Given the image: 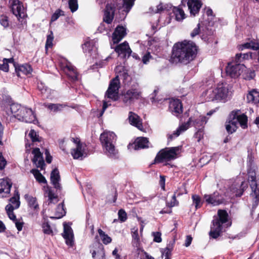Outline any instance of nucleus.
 I'll list each match as a JSON object with an SVG mask.
<instances>
[{
	"label": "nucleus",
	"mask_w": 259,
	"mask_h": 259,
	"mask_svg": "<svg viewBox=\"0 0 259 259\" xmlns=\"http://www.w3.org/2000/svg\"><path fill=\"white\" fill-rule=\"evenodd\" d=\"M0 23L5 28L8 27L9 21L8 17L5 15H1L0 16Z\"/></svg>",
	"instance_id": "obj_53"
},
{
	"label": "nucleus",
	"mask_w": 259,
	"mask_h": 259,
	"mask_svg": "<svg viewBox=\"0 0 259 259\" xmlns=\"http://www.w3.org/2000/svg\"><path fill=\"white\" fill-rule=\"evenodd\" d=\"M184 193H187V191L184 185H182L179 188V190H177L174 192L170 202L166 203L167 205L169 207L178 206L179 205V201L177 200L176 197L182 195Z\"/></svg>",
	"instance_id": "obj_24"
},
{
	"label": "nucleus",
	"mask_w": 259,
	"mask_h": 259,
	"mask_svg": "<svg viewBox=\"0 0 259 259\" xmlns=\"http://www.w3.org/2000/svg\"><path fill=\"white\" fill-rule=\"evenodd\" d=\"M229 94L228 85L227 84H218L214 88H210L202 94V96L206 101L225 102Z\"/></svg>",
	"instance_id": "obj_3"
},
{
	"label": "nucleus",
	"mask_w": 259,
	"mask_h": 259,
	"mask_svg": "<svg viewBox=\"0 0 259 259\" xmlns=\"http://www.w3.org/2000/svg\"><path fill=\"white\" fill-rule=\"evenodd\" d=\"M45 107H47L49 109L54 112L61 111L63 109V108L66 106V105L64 104L53 103L48 104H45Z\"/></svg>",
	"instance_id": "obj_36"
},
{
	"label": "nucleus",
	"mask_w": 259,
	"mask_h": 259,
	"mask_svg": "<svg viewBox=\"0 0 259 259\" xmlns=\"http://www.w3.org/2000/svg\"><path fill=\"white\" fill-rule=\"evenodd\" d=\"M193 203L195 205V208H200L202 204L200 197L197 195H193L192 196Z\"/></svg>",
	"instance_id": "obj_44"
},
{
	"label": "nucleus",
	"mask_w": 259,
	"mask_h": 259,
	"mask_svg": "<svg viewBox=\"0 0 259 259\" xmlns=\"http://www.w3.org/2000/svg\"><path fill=\"white\" fill-rule=\"evenodd\" d=\"M69 7L71 11L73 13L75 12L78 9L77 0H69L68 1Z\"/></svg>",
	"instance_id": "obj_47"
},
{
	"label": "nucleus",
	"mask_w": 259,
	"mask_h": 259,
	"mask_svg": "<svg viewBox=\"0 0 259 259\" xmlns=\"http://www.w3.org/2000/svg\"><path fill=\"white\" fill-rule=\"evenodd\" d=\"M64 12L60 9L57 10L52 16L51 21H55L57 20L61 16L64 15Z\"/></svg>",
	"instance_id": "obj_51"
},
{
	"label": "nucleus",
	"mask_w": 259,
	"mask_h": 259,
	"mask_svg": "<svg viewBox=\"0 0 259 259\" xmlns=\"http://www.w3.org/2000/svg\"><path fill=\"white\" fill-rule=\"evenodd\" d=\"M11 10L13 13L20 20L25 16V11L22 3L19 0H10Z\"/></svg>",
	"instance_id": "obj_14"
},
{
	"label": "nucleus",
	"mask_w": 259,
	"mask_h": 259,
	"mask_svg": "<svg viewBox=\"0 0 259 259\" xmlns=\"http://www.w3.org/2000/svg\"><path fill=\"white\" fill-rule=\"evenodd\" d=\"M57 212L58 213L56 214V218H61L65 215V211L64 209L63 203H61L58 205Z\"/></svg>",
	"instance_id": "obj_45"
},
{
	"label": "nucleus",
	"mask_w": 259,
	"mask_h": 259,
	"mask_svg": "<svg viewBox=\"0 0 259 259\" xmlns=\"http://www.w3.org/2000/svg\"><path fill=\"white\" fill-rule=\"evenodd\" d=\"M206 122V118L204 116L198 115L196 117H190L188 122L180 125L172 135L169 136L168 138L171 140L173 137L179 136L182 133L185 132L189 128L191 123H192L193 125L196 128H200V127H203Z\"/></svg>",
	"instance_id": "obj_7"
},
{
	"label": "nucleus",
	"mask_w": 259,
	"mask_h": 259,
	"mask_svg": "<svg viewBox=\"0 0 259 259\" xmlns=\"http://www.w3.org/2000/svg\"><path fill=\"white\" fill-rule=\"evenodd\" d=\"M249 180L250 181V187L251 189L250 197L252 199V209L255 208L259 203V185L256 181L255 173L254 171L249 172Z\"/></svg>",
	"instance_id": "obj_9"
},
{
	"label": "nucleus",
	"mask_w": 259,
	"mask_h": 259,
	"mask_svg": "<svg viewBox=\"0 0 259 259\" xmlns=\"http://www.w3.org/2000/svg\"><path fill=\"white\" fill-rule=\"evenodd\" d=\"M100 139L106 154L109 157H117L118 151L115 147L116 141L115 134L112 132L105 131L101 134Z\"/></svg>",
	"instance_id": "obj_4"
},
{
	"label": "nucleus",
	"mask_w": 259,
	"mask_h": 259,
	"mask_svg": "<svg viewBox=\"0 0 259 259\" xmlns=\"http://www.w3.org/2000/svg\"><path fill=\"white\" fill-rule=\"evenodd\" d=\"M31 140L32 142L39 141V136L37 135V133L33 130H31L28 136Z\"/></svg>",
	"instance_id": "obj_50"
},
{
	"label": "nucleus",
	"mask_w": 259,
	"mask_h": 259,
	"mask_svg": "<svg viewBox=\"0 0 259 259\" xmlns=\"http://www.w3.org/2000/svg\"><path fill=\"white\" fill-rule=\"evenodd\" d=\"M204 199L207 204L212 206L219 205L224 201L223 198L218 192H215L212 194H205Z\"/></svg>",
	"instance_id": "obj_16"
},
{
	"label": "nucleus",
	"mask_w": 259,
	"mask_h": 259,
	"mask_svg": "<svg viewBox=\"0 0 259 259\" xmlns=\"http://www.w3.org/2000/svg\"><path fill=\"white\" fill-rule=\"evenodd\" d=\"M148 140L146 138H138L135 142V149L138 150L139 149L145 148L148 147Z\"/></svg>",
	"instance_id": "obj_30"
},
{
	"label": "nucleus",
	"mask_w": 259,
	"mask_h": 259,
	"mask_svg": "<svg viewBox=\"0 0 259 259\" xmlns=\"http://www.w3.org/2000/svg\"><path fill=\"white\" fill-rule=\"evenodd\" d=\"M126 34V28L122 26H117L112 34V37L113 43L119 42Z\"/></svg>",
	"instance_id": "obj_20"
},
{
	"label": "nucleus",
	"mask_w": 259,
	"mask_h": 259,
	"mask_svg": "<svg viewBox=\"0 0 259 259\" xmlns=\"http://www.w3.org/2000/svg\"><path fill=\"white\" fill-rule=\"evenodd\" d=\"M12 183L9 179H0V194L2 197H6L10 192Z\"/></svg>",
	"instance_id": "obj_22"
},
{
	"label": "nucleus",
	"mask_w": 259,
	"mask_h": 259,
	"mask_svg": "<svg viewBox=\"0 0 259 259\" xmlns=\"http://www.w3.org/2000/svg\"><path fill=\"white\" fill-rule=\"evenodd\" d=\"M82 49L84 53H91L92 51L96 52L97 48L95 46V42L94 40H90L86 41L82 45Z\"/></svg>",
	"instance_id": "obj_31"
},
{
	"label": "nucleus",
	"mask_w": 259,
	"mask_h": 259,
	"mask_svg": "<svg viewBox=\"0 0 259 259\" xmlns=\"http://www.w3.org/2000/svg\"><path fill=\"white\" fill-rule=\"evenodd\" d=\"M247 100L248 102L254 103L255 104L259 103V91L256 89H253L250 91L247 95Z\"/></svg>",
	"instance_id": "obj_29"
},
{
	"label": "nucleus",
	"mask_w": 259,
	"mask_h": 259,
	"mask_svg": "<svg viewBox=\"0 0 259 259\" xmlns=\"http://www.w3.org/2000/svg\"><path fill=\"white\" fill-rule=\"evenodd\" d=\"M239 110L233 111L230 114L228 121L226 124L227 131L232 134L237 128V124L239 123L242 128L247 127V117L244 114H240Z\"/></svg>",
	"instance_id": "obj_5"
},
{
	"label": "nucleus",
	"mask_w": 259,
	"mask_h": 259,
	"mask_svg": "<svg viewBox=\"0 0 259 259\" xmlns=\"http://www.w3.org/2000/svg\"><path fill=\"white\" fill-rule=\"evenodd\" d=\"M200 23H198L197 24L196 27H195L193 29V31L191 33V36L192 37H194L196 35H198L200 32Z\"/></svg>",
	"instance_id": "obj_56"
},
{
	"label": "nucleus",
	"mask_w": 259,
	"mask_h": 259,
	"mask_svg": "<svg viewBox=\"0 0 259 259\" xmlns=\"http://www.w3.org/2000/svg\"><path fill=\"white\" fill-rule=\"evenodd\" d=\"M248 185L245 182H242L240 186V189L236 191L235 195L237 197L241 196L244 192V191L247 188Z\"/></svg>",
	"instance_id": "obj_49"
},
{
	"label": "nucleus",
	"mask_w": 259,
	"mask_h": 259,
	"mask_svg": "<svg viewBox=\"0 0 259 259\" xmlns=\"http://www.w3.org/2000/svg\"><path fill=\"white\" fill-rule=\"evenodd\" d=\"M218 215L212 221V225L209 232L210 236L214 239L220 236L223 230V225L228 221V214L226 210L219 209Z\"/></svg>",
	"instance_id": "obj_6"
},
{
	"label": "nucleus",
	"mask_w": 259,
	"mask_h": 259,
	"mask_svg": "<svg viewBox=\"0 0 259 259\" xmlns=\"http://www.w3.org/2000/svg\"><path fill=\"white\" fill-rule=\"evenodd\" d=\"M141 95V92L139 89H131L123 94L122 101L127 105L132 104L135 100L138 99Z\"/></svg>",
	"instance_id": "obj_13"
},
{
	"label": "nucleus",
	"mask_w": 259,
	"mask_h": 259,
	"mask_svg": "<svg viewBox=\"0 0 259 259\" xmlns=\"http://www.w3.org/2000/svg\"><path fill=\"white\" fill-rule=\"evenodd\" d=\"M12 59H4L3 62L0 63V70L4 71L7 72L9 70V62H12Z\"/></svg>",
	"instance_id": "obj_42"
},
{
	"label": "nucleus",
	"mask_w": 259,
	"mask_h": 259,
	"mask_svg": "<svg viewBox=\"0 0 259 259\" xmlns=\"http://www.w3.org/2000/svg\"><path fill=\"white\" fill-rule=\"evenodd\" d=\"M195 137L197 139V141L199 142L201 138H203V133L201 129H199L195 134Z\"/></svg>",
	"instance_id": "obj_61"
},
{
	"label": "nucleus",
	"mask_w": 259,
	"mask_h": 259,
	"mask_svg": "<svg viewBox=\"0 0 259 259\" xmlns=\"http://www.w3.org/2000/svg\"><path fill=\"white\" fill-rule=\"evenodd\" d=\"M163 6H162V4H160L157 6L156 9L154 11H153V12L155 13H160L162 11H163Z\"/></svg>",
	"instance_id": "obj_64"
},
{
	"label": "nucleus",
	"mask_w": 259,
	"mask_h": 259,
	"mask_svg": "<svg viewBox=\"0 0 259 259\" xmlns=\"http://www.w3.org/2000/svg\"><path fill=\"white\" fill-rule=\"evenodd\" d=\"M179 150V147L165 148L161 150L155 158V162L160 163L176 158Z\"/></svg>",
	"instance_id": "obj_8"
},
{
	"label": "nucleus",
	"mask_w": 259,
	"mask_h": 259,
	"mask_svg": "<svg viewBox=\"0 0 259 259\" xmlns=\"http://www.w3.org/2000/svg\"><path fill=\"white\" fill-rule=\"evenodd\" d=\"M7 114L25 122L31 123L36 121V116L31 109L22 107L18 104H12Z\"/></svg>",
	"instance_id": "obj_2"
},
{
	"label": "nucleus",
	"mask_w": 259,
	"mask_h": 259,
	"mask_svg": "<svg viewBox=\"0 0 259 259\" xmlns=\"http://www.w3.org/2000/svg\"><path fill=\"white\" fill-rule=\"evenodd\" d=\"M6 164V161L3 157L2 154L0 152V169H3Z\"/></svg>",
	"instance_id": "obj_60"
},
{
	"label": "nucleus",
	"mask_w": 259,
	"mask_h": 259,
	"mask_svg": "<svg viewBox=\"0 0 259 259\" xmlns=\"http://www.w3.org/2000/svg\"><path fill=\"white\" fill-rule=\"evenodd\" d=\"M45 196L48 198L49 204H55L58 202V195L56 194L51 188L47 187L45 192Z\"/></svg>",
	"instance_id": "obj_28"
},
{
	"label": "nucleus",
	"mask_w": 259,
	"mask_h": 259,
	"mask_svg": "<svg viewBox=\"0 0 259 259\" xmlns=\"http://www.w3.org/2000/svg\"><path fill=\"white\" fill-rule=\"evenodd\" d=\"M197 53V47L192 41L184 40L175 44L171 58L175 62L187 64L193 60Z\"/></svg>",
	"instance_id": "obj_1"
},
{
	"label": "nucleus",
	"mask_w": 259,
	"mask_h": 259,
	"mask_svg": "<svg viewBox=\"0 0 259 259\" xmlns=\"http://www.w3.org/2000/svg\"><path fill=\"white\" fill-rule=\"evenodd\" d=\"M152 235H153V236L154 237V239H153L154 241H155L156 242H158V243L161 242L162 239L161 238V233H160L159 232H153L152 233Z\"/></svg>",
	"instance_id": "obj_54"
},
{
	"label": "nucleus",
	"mask_w": 259,
	"mask_h": 259,
	"mask_svg": "<svg viewBox=\"0 0 259 259\" xmlns=\"http://www.w3.org/2000/svg\"><path fill=\"white\" fill-rule=\"evenodd\" d=\"M115 51L119 56L123 58H125L126 57H129L132 52L128 42L126 41L117 45L115 48Z\"/></svg>",
	"instance_id": "obj_17"
},
{
	"label": "nucleus",
	"mask_w": 259,
	"mask_h": 259,
	"mask_svg": "<svg viewBox=\"0 0 259 259\" xmlns=\"http://www.w3.org/2000/svg\"><path fill=\"white\" fill-rule=\"evenodd\" d=\"M6 210L9 218L12 220L13 222L17 220L16 217L13 212L14 208H12V207L10 205H7L6 206Z\"/></svg>",
	"instance_id": "obj_41"
},
{
	"label": "nucleus",
	"mask_w": 259,
	"mask_h": 259,
	"mask_svg": "<svg viewBox=\"0 0 259 259\" xmlns=\"http://www.w3.org/2000/svg\"><path fill=\"white\" fill-rule=\"evenodd\" d=\"M19 71L25 75L31 73L32 69L31 66L28 64H25L19 67Z\"/></svg>",
	"instance_id": "obj_40"
},
{
	"label": "nucleus",
	"mask_w": 259,
	"mask_h": 259,
	"mask_svg": "<svg viewBox=\"0 0 259 259\" xmlns=\"http://www.w3.org/2000/svg\"><path fill=\"white\" fill-rule=\"evenodd\" d=\"M251 53L237 54L235 58V62L240 64V63L242 62L244 60L251 58Z\"/></svg>",
	"instance_id": "obj_37"
},
{
	"label": "nucleus",
	"mask_w": 259,
	"mask_h": 259,
	"mask_svg": "<svg viewBox=\"0 0 259 259\" xmlns=\"http://www.w3.org/2000/svg\"><path fill=\"white\" fill-rule=\"evenodd\" d=\"M114 6L111 4H107L104 11L103 22L107 24H111L114 18Z\"/></svg>",
	"instance_id": "obj_21"
},
{
	"label": "nucleus",
	"mask_w": 259,
	"mask_h": 259,
	"mask_svg": "<svg viewBox=\"0 0 259 259\" xmlns=\"http://www.w3.org/2000/svg\"><path fill=\"white\" fill-rule=\"evenodd\" d=\"M30 172L32 173L36 180L39 183H47V180L42 175L38 169H32L30 170Z\"/></svg>",
	"instance_id": "obj_34"
},
{
	"label": "nucleus",
	"mask_w": 259,
	"mask_h": 259,
	"mask_svg": "<svg viewBox=\"0 0 259 259\" xmlns=\"http://www.w3.org/2000/svg\"><path fill=\"white\" fill-rule=\"evenodd\" d=\"M162 254L164 255L165 259H170V256L171 255V251L167 248H165L163 251H161Z\"/></svg>",
	"instance_id": "obj_57"
},
{
	"label": "nucleus",
	"mask_w": 259,
	"mask_h": 259,
	"mask_svg": "<svg viewBox=\"0 0 259 259\" xmlns=\"http://www.w3.org/2000/svg\"><path fill=\"white\" fill-rule=\"evenodd\" d=\"M54 40V35L53 32L50 31V33L47 35V38L46 43V49L51 48L53 46V41Z\"/></svg>",
	"instance_id": "obj_46"
},
{
	"label": "nucleus",
	"mask_w": 259,
	"mask_h": 259,
	"mask_svg": "<svg viewBox=\"0 0 259 259\" xmlns=\"http://www.w3.org/2000/svg\"><path fill=\"white\" fill-rule=\"evenodd\" d=\"M251 49L255 51L259 49V42L254 39L251 40Z\"/></svg>",
	"instance_id": "obj_58"
},
{
	"label": "nucleus",
	"mask_w": 259,
	"mask_h": 259,
	"mask_svg": "<svg viewBox=\"0 0 259 259\" xmlns=\"http://www.w3.org/2000/svg\"><path fill=\"white\" fill-rule=\"evenodd\" d=\"M129 122L133 126L141 130L143 128L142 123L140 117L136 113L130 112L128 117Z\"/></svg>",
	"instance_id": "obj_25"
},
{
	"label": "nucleus",
	"mask_w": 259,
	"mask_h": 259,
	"mask_svg": "<svg viewBox=\"0 0 259 259\" xmlns=\"http://www.w3.org/2000/svg\"><path fill=\"white\" fill-rule=\"evenodd\" d=\"M120 87V82L118 76L112 79L109 85L108 90L105 94V97L113 101L118 99V90Z\"/></svg>",
	"instance_id": "obj_10"
},
{
	"label": "nucleus",
	"mask_w": 259,
	"mask_h": 259,
	"mask_svg": "<svg viewBox=\"0 0 259 259\" xmlns=\"http://www.w3.org/2000/svg\"><path fill=\"white\" fill-rule=\"evenodd\" d=\"M24 198L30 207L33 208L35 209L38 208V204L35 197H34L29 194H25Z\"/></svg>",
	"instance_id": "obj_33"
},
{
	"label": "nucleus",
	"mask_w": 259,
	"mask_h": 259,
	"mask_svg": "<svg viewBox=\"0 0 259 259\" xmlns=\"http://www.w3.org/2000/svg\"><path fill=\"white\" fill-rule=\"evenodd\" d=\"M119 219L122 222H125L127 219V214L126 212L122 209H120L118 212Z\"/></svg>",
	"instance_id": "obj_52"
},
{
	"label": "nucleus",
	"mask_w": 259,
	"mask_h": 259,
	"mask_svg": "<svg viewBox=\"0 0 259 259\" xmlns=\"http://www.w3.org/2000/svg\"><path fill=\"white\" fill-rule=\"evenodd\" d=\"M98 232L102 242L104 244L107 245L111 242V238L109 237L107 234H106L102 230L99 229L98 230Z\"/></svg>",
	"instance_id": "obj_38"
},
{
	"label": "nucleus",
	"mask_w": 259,
	"mask_h": 259,
	"mask_svg": "<svg viewBox=\"0 0 259 259\" xmlns=\"http://www.w3.org/2000/svg\"><path fill=\"white\" fill-rule=\"evenodd\" d=\"M10 203L8 205H10L12 208L17 209L20 206L19 195L18 192L14 194V196L10 199Z\"/></svg>",
	"instance_id": "obj_35"
},
{
	"label": "nucleus",
	"mask_w": 259,
	"mask_h": 259,
	"mask_svg": "<svg viewBox=\"0 0 259 259\" xmlns=\"http://www.w3.org/2000/svg\"><path fill=\"white\" fill-rule=\"evenodd\" d=\"M132 237L134 241L138 242L139 241V237L138 235V229H135L134 228L132 231Z\"/></svg>",
	"instance_id": "obj_55"
},
{
	"label": "nucleus",
	"mask_w": 259,
	"mask_h": 259,
	"mask_svg": "<svg viewBox=\"0 0 259 259\" xmlns=\"http://www.w3.org/2000/svg\"><path fill=\"white\" fill-rule=\"evenodd\" d=\"M60 181L59 171L57 168H55L51 174V181L54 188L59 190L61 189V184L59 183Z\"/></svg>",
	"instance_id": "obj_27"
},
{
	"label": "nucleus",
	"mask_w": 259,
	"mask_h": 259,
	"mask_svg": "<svg viewBox=\"0 0 259 259\" xmlns=\"http://www.w3.org/2000/svg\"><path fill=\"white\" fill-rule=\"evenodd\" d=\"M182 3L184 7H186V4L187 5L190 13L193 16H195L198 13L202 5L198 0H182Z\"/></svg>",
	"instance_id": "obj_15"
},
{
	"label": "nucleus",
	"mask_w": 259,
	"mask_h": 259,
	"mask_svg": "<svg viewBox=\"0 0 259 259\" xmlns=\"http://www.w3.org/2000/svg\"><path fill=\"white\" fill-rule=\"evenodd\" d=\"M135 0H123V8L124 11L128 13L134 4Z\"/></svg>",
	"instance_id": "obj_43"
},
{
	"label": "nucleus",
	"mask_w": 259,
	"mask_h": 259,
	"mask_svg": "<svg viewBox=\"0 0 259 259\" xmlns=\"http://www.w3.org/2000/svg\"><path fill=\"white\" fill-rule=\"evenodd\" d=\"M245 66L243 64L239 63H236L234 60V63L230 62L228 64L226 67V73L232 78H235L239 76L244 69Z\"/></svg>",
	"instance_id": "obj_12"
},
{
	"label": "nucleus",
	"mask_w": 259,
	"mask_h": 259,
	"mask_svg": "<svg viewBox=\"0 0 259 259\" xmlns=\"http://www.w3.org/2000/svg\"><path fill=\"white\" fill-rule=\"evenodd\" d=\"M92 256L94 259H105V251L102 245L99 250L93 252Z\"/></svg>",
	"instance_id": "obj_39"
},
{
	"label": "nucleus",
	"mask_w": 259,
	"mask_h": 259,
	"mask_svg": "<svg viewBox=\"0 0 259 259\" xmlns=\"http://www.w3.org/2000/svg\"><path fill=\"white\" fill-rule=\"evenodd\" d=\"M32 154L34 155V157L32 159L33 163L37 167L43 169L45 164L39 149L34 148L32 151Z\"/></svg>",
	"instance_id": "obj_19"
},
{
	"label": "nucleus",
	"mask_w": 259,
	"mask_h": 259,
	"mask_svg": "<svg viewBox=\"0 0 259 259\" xmlns=\"http://www.w3.org/2000/svg\"><path fill=\"white\" fill-rule=\"evenodd\" d=\"M182 105L180 100L173 99L169 102V109L170 111L175 115L178 116L182 113Z\"/></svg>",
	"instance_id": "obj_23"
},
{
	"label": "nucleus",
	"mask_w": 259,
	"mask_h": 259,
	"mask_svg": "<svg viewBox=\"0 0 259 259\" xmlns=\"http://www.w3.org/2000/svg\"><path fill=\"white\" fill-rule=\"evenodd\" d=\"M63 237L65 239L66 243L72 246L73 243V234L71 228L66 225H64V232L62 234Z\"/></svg>",
	"instance_id": "obj_26"
},
{
	"label": "nucleus",
	"mask_w": 259,
	"mask_h": 259,
	"mask_svg": "<svg viewBox=\"0 0 259 259\" xmlns=\"http://www.w3.org/2000/svg\"><path fill=\"white\" fill-rule=\"evenodd\" d=\"M14 222L15 224V225H16V227L17 230L19 231H21L22 229V228H23V222H18L17 221V220H16L15 221H14Z\"/></svg>",
	"instance_id": "obj_62"
},
{
	"label": "nucleus",
	"mask_w": 259,
	"mask_h": 259,
	"mask_svg": "<svg viewBox=\"0 0 259 259\" xmlns=\"http://www.w3.org/2000/svg\"><path fill=\"white\" fill-rule=\"evenodd\" d=\"M192 240V238L191 236H189V235L187 236L186 240H185V246L188 247L189 246H190V245L191 243Z\"/></svg>",
	"instance_id": "obj_63"
},
{
	"label": "nucleus",
	"mask_w": 259,
	"mask_h": 259,
	"mask_svg": "<svg viewBox=\"0 0 259 259\" xmlns=\"http://www.w3.org/2000/svg\"><path fill=\"white\" fill-rule=\"evenodd\" d=\"M61 68L64 72L73 81L77 80L78 74L75 68L70 63L62 64Z\"/></svg>",
	"instance_id": "obj_18"
},
{
	"label": "nucleus",
	"mask_w": 259,
	"mask_h": 259,
	"mask_svg": "<svg viewBox=\"0 0 259 259\" xmlns=\"http://www.w3.org/2000/svg\"><path fill=\"white\" fill-rule=\"evenodd\" d=\"M151 58V56L150 53L148 52L145 55H144L142 58V62L144 64L147 63L149 62L150 59Z\"/></svg>",
	"instance_id": "obj_59"
},
{
	"label": "nucleus",
	"mask_w": 259,
	"mask_h": 259,
	"mask_svg": "<svg viewBox=\"0 0 259 259\" xmlns=\"http://www.w3.org/2000/svg\"><path fill=\"white\" fill-rule=\"evenodd\" d=\"M73 142L76 144V147L72 149L71 154L75 159H82L87 155L85 151V145L81 143L76 139H73Z\"/></svg>",
	"instance_id": "obj_11"
},
{
	"label": "nucleus",
	"mask_w": 259,
	"mask_h": 259,
	"mask_svg": "<svg viewBox=\"0 0 259 259\" xmlns=\"http://www.w3.org/2000/svg\"><path fill=\"white\" fill-rule=\"evenodd\" d=\"M183 6L182 4L179 7H174L172 9V11L177 21H181L185 18V14L182 8Z\"/></svg>",
	"instance_id": "obj_32"
},
{
	"label": "nucleus",
	"mask_w": 259,
	"mask_h": 259,
	"mask_svg": "<svg viewBox=\"0 0 259 259\" xmlns=\"http://www.w3.org/2000/svg\"><path fill=\"white\" fill-rule=\"evenodd\" d=\"M42 231L45 234L52 235H53V232L48 223H43L42 225Z\"/></svg>",
	"instance_id": "obj_48"
}]
</instances>
